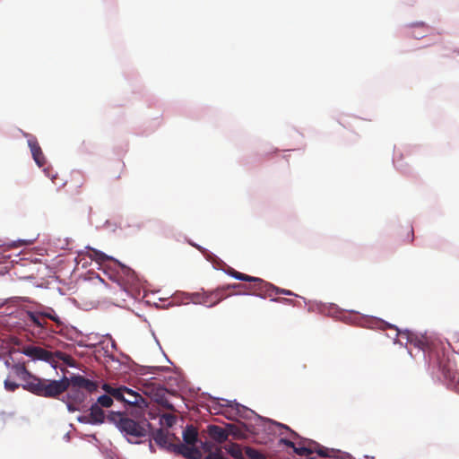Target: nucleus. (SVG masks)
Masks as SVG:
<instances>
[{
    "label": "nucleus",
    "instance_id": "obj_1",
    "mask_svg": "<svg viewBox=\"0 0 459 459\" xmlns=\"http://www.w3.org/2000/svg\"><path fill=\"white\" fill-rule=\"evenodd\" d=\"M373 325L371 327H377L381 330L387 328L394 330V342L400 345H407L408 343L413 345L415 348L421 351L424 358L427 354L429 360H432L430 352L429 351V345L424 339H420L414 336L409 330L402 332L395 325L387 323L380 318L373 319ZM433 368L437 369V377L438 380L443 381L447 386L456 387L459 386V371L456 368V363L450 358L443 355L433 359Z\"/></svg>",
    "mask_w": 459,
    "mask_h": 459
},
{
    "label": "nucleus",
    "instance_id": "obj_2",
    "mask_svg": "<svg viewBox=\"0 0 459 459\" xmlns=\"http://www.w3.org/2000/svg\"><path fill=\"white\" fill-rule=\"evenodd\" d=\"M147 411H129L121 412L111 411L107 416L123 437L131 444H140L143 438H150L152 424L146 418Z\"/></svg>",
    "mask_w": 459,
    "mask_h": 459
},
{
    "label": "nucleus",
    "instance_id": "obj_3",
    "mask_svg": "<svg viewBox=\"0 0 459 459\" xmlns=\"http://www.w3.org/2000/svg\"><path fill=\"white\" fill-rule=\"evenodd\" d=\"M216 403H219V401H222L225 403H220V406L226 407L228 409H230L232 412H234L237 416L248 420H254L255 424H253L256 429H259V427H263L266 429V426L268 425L267 430L272 432L273 429H272V426H275L279 429H283L285 430H289L291 435L295 437H299L294 430H292L289 426L277 422L275 420H273L268 418L262 417L255 413L253 410L240 404L236 400H227V399H221V398H213Z\"/></svg>",
    "mask_w": 459,
    "mask_h": 459
},
{
    "label": "nucleus",
    "instance_id": "obj_4",
    "mask_svg": "<svg viewBox=\"0 0 459 459\" xmlns=\"http://www.w3.org/2000/svg\"><path fill=\"white\" fill-rule=\"evenodd\" d=\"M68 377L64 376L59 380L43 379L38 377L22 385L23 389L48 398H55L68 389Z\"/></svg>",
    "mask_w": 459,
    "mask_h": 459
},
{
    "label": "nucleus",
    "instance_id": "obj_5",
    "mask_svg": "<svg viewBox=\"0 0 459 459\" xmlns=\"http://www.w3.org/2000/svg\"><path fill=\"white\" fill-rule=\"evenodd\" d=\"M24 312L33 325L40 329L46 328V323L39 319L40 316L53 321L58 326L64 324L53 307L40 303H35L33 308L26 309Z\"/></svg>",
    "mask_w": 459,
    "mask_h": 459
},
{
    "label": "nucleus",
    "instance_id": "obj_6",
    "mask_svg": "<svg viewBox=\"0 0 459 459\" xmlns=\"http://www.w3.org/2000/svg\"><path fill=\"white\" fill-rule=\"evenodd\" d=\"M280 444H283L288 447H290L293 449V452L297 454L298 455L301 456H307L312 455L313 453H316L321 457H326L331 456L330 452H334L333 448H328L325 446H321L316 441L308 440L309 446H296L294 442L285 438L281 437L279 440Z\"/></svg>",
    "mask_w": 459,
    "mask_h": 459
},
{
    "label": "nucleus",
    "instance_id": "obj_7",
    "mask_svg": "<svg viewBox=\"0 0 459 459\" xmlns=\"http://www.w3.org/2000/svg\"><path fill=\"white\" fill-rule=\"evenodd\" d=\"M149 402L143 395L127 387L126 391L125 408L126 412L135 410L136 411H148Z\"/></svg>",
    "mask_w": 459,
    "mask_h": 459
},
{
    "label": "nucleus",
    "instance_id": "obj_8",
    "mask_svg": "<svg viewBox=\"0 0 459 459\" xmlns=\"http://www.w3.org/2000/svg\"><path fill=\"white\" fill-rule=\"evenodd\" d=\"M21 353L32 359L33 360L48 362L53 368H56L57 367L56 361L53 359V353L41 347L27 345L23 347V349L21 351Z\"/></svg>",
    "mask_w": 459,
    "mask_h": 459
},
{
    "label": "nucleus",
    "instance_id": "obj_9",
    "mask_svg": "<svg viewBox=\"0 0 459 459\" xmlns=\"http://www.w3.org/2000/svg\"><path fill=\"white\" fill-rule=\"evenodd\" d=\"M86 248L89 249L92 253L90 255L91 259L97 261L100 264H103L108 261H111V262L115 263L118 267H120L121 272L125 276L128 277L131 280L134 279V274H135L134 271L132 270L130 267L126 266V264H122L117 259H116L110 255H108L104 252L95 249L93 247H86Z\"/></svg>",
    "mask_w": 459,
    "mask_h": 459
},
{
    "label": "nucleus",
    "instance_id": "obj_10",
    "mask_svg": "<svg viewBox=\"0 0 459 459\" xmlns=\"http://www.w3.org/2000/svg\"><path fill=\"white\" fill-rule=\"evenodd\" d=\"M227 437L232 436L234 438H245L247 434H256L259 429L253 423H227L225 424Z\"/></svg>",
    "mask_w": 459,
    "mask_h": 459
},
{
    "label": "nucleus",
    "instance_id": "obj_11",
    "mask_svg": "<svg viewBox=\"0 0 459 459\" xmlns=\"http://www.w3.org/2000/svg\"><path fill=\"white\" fill-rule=\"evenodd\" d=\"M167 393L175 394L177 393L176 390H169L163 385L153 386L149 393L145 392V394H148L155 403L160 404L161 407L167 410H173V404L168 400Z\"/></svg>",
    "mask_w": 459,
    "mask_h": 459
},
{
    "label": "nucleus",
    "instance_id": "obj_12",
    "mask_svg": "<svg viewBox=\"0 0 459 459\" xmlns=\"http://www.w3.org/2000/svg\"><path fill=\"white\" fill-rule=\"evenodd\" d=\"M258 290L260 291L258 293L245 292L243 294L244 295H254V296L259 297L261 299H265L266 297L273 298V296L276 295V294H283V295H287V296L294 295V293L289 290L281 289V288L276 287L273 284L266 282L264 281V282H262V286L258 287Z\"/></svg>",
    "mask_w": 459,
    "mask_h": 459
},
{
    "label": "nucleus",
    "instance_id": "obj_13",
    "mask_svg": "<svg viewBox=\"0 0 459 459\" xmlns=\"http://www.w3.org/2000/svg\"><path fill=\"white\" fill-rule=\"evenodd\" d=\"M67 381L68 387L71 385L73 387H76L78 389L83 388L90 394L96 392L99 387L96 381L85 378L79 374H73L70 377H68Z\"/></svg>",
    "mask_w": 459,
    "mask_h": 459
},
{
    "label": "nucleus",
    "instance_id": "obj_14",
    "mask_svg": "<svg viewBox=\"0 0 459 459\" xmlns=\"http://www.w3.org/2000/svg\"><path fill=\"white\" fill-rule=\"evenodd\" d=\"M151 437H152L153 441L159 446L160 448L169 451L173 452L177 444L172 443L169 439L168 433H166L162 429H158L154 431H152V429H151Z\"/></svg>",
    "mask_w": 459,
    "mask_h": 459
},
{
    "label": "nucleus",
    "instance_id": "obj_15",
    "mask_svg": "<svg viewBox=\"0 0 459 459\" xmlns=\"http://www.w3.org/2000/svg\"><path fill=\"white\" fill-rule=\"evenodd\" d=\"M24 135L28 138V146L30 150L35 163L39 168L43 167V165L45 164V157L36 137L30 134H24Z\"/></svg>",
    "mask_w": 459,
    "mask_h": 459
},
{
    "label": "nucleus",
    "instance_id": "obj_16",
    "mask_svg": "<svg viewBox=\"0 0 459 459\" xmlns=\"http://www.w3.org/2000/svg\"><path fill=\"white\" fill-rule=\"evenodd\" d=\"M173 453L176 455H180L186 459H201L202 453L196 447V446H190L186 444L178 443L176 446Z\"/></svg>",
    "mask_w": 459,
    "mask_h": 459
},
{
    "label": "nucleus",
    "instance_id": "obj_17",
    "mask_svg": "<svg viewBox=\"0 0 459 459\" xmlns=\"http://www.w3.org/2000/svg\"><path fill=\"white\" fill-rule=\"evenodd\" d=\"M338 309L337 305L333 303H323L321 301H315L308 307V311L310 312H318L320 314H326L329 316L336 313Z\"/></svg>",
    "mask_w": 459,
    "mask_h": 459
},
{
    "label": "nucleus",
    "instance_id": "obj_18",
    "mask_svg": "<svg viewBox=\"0 0 459 459\" xmlns=\"http://www.w3.org/2000/svg\"><path fill=\"white\" fill-rule=\"evenodd\" d=\"M209 437L217 443H223L228 439L227 430L217 425H209L207 429Z\"/></svg>",
    "mask_w": 459,
    "mask_h": 459
},
{
    "label": "nucleus",
    "instance_id": "obj_19",
    "mask_svg": "<svg viewBox=\"0 0 459 459\" xmlns=\"http://www.w3.org/2000/svg\"><path fill=\"white\" fill-rule=\"evenodd\" d=\"M89 416L91 421V425H100L104 423L106 419L104 411L96 403L91 405Z\"/></svg>",
    "mask_w": 459,
    "mask_h": 459
},
{
    "label": "nucleus",
    "instance_id": "obj_20",
    "mask_svg": "<svg viewBox=\"0 0 459 459\" xmlns=\"http://www.w3.org/2000/svg\"><path fill=\"white\" fill-rule=\"evenodd\" d=\"M183 443L190 446H196L198 442V432L193 425H187L183 430Z\"/></svg>",
    "mask_w": 459,
    "mask_h": 459
},
{
    "label": "nucleus",
    "instance_id": "obj_21",
    "mask_svg": "<svg viewBox=\"0 0 459 459\" xmlns=\"http://www.w3.org/2000/svg\"><path fill=\"white\" fill-rule=\"evenodd\" d=\"M225 273L236 280L249 282H257L259 283V286H262V282H264V281L261 278L249 276L247 274L237 272L232 268H229V270L225 271Z\"/></svg>",
    "mask_w": 459,
    "mask_h": 459
},
{
    "label": "nucleus",
    "instance_id": "obj_22",
    "mask_svg": "<svg viewBox=\"0 0 459 459\" xmlns=\"http://www.w3.org/2000/svg\"><path fill=\"white\" fill-rule=\"evenodd\" d=\"M12 372L18 377L19 378L22 380H26L27 378H31L33 380V377H36L35 376H32L26 367L23 364H13L11 367Z\"/></svg>",
    "mask_w": 459,
    "mask_h": 459
},
{
    "label": "nucleus",
    "instance_id": "obj_23",
    "mask_svg": "<svg viewBox=\"0 0 459 459\" xmlns=\"http://www.w3.org/2000/svg\"><path fill=\"white\" fill-rule=\"evenodd\" d=\"M65 397H66L67 400H71L76 403H82L85 401L86 394L80 389L72 386Z\"/></svg>",
    "mask_w": 459,
    "mask_h": 459
},
{
    "label": "nucleus",
    "instance_id": "obj_24",
    "mask_svg": "<svg viewBox=\"0 0 459 459\" xmlns=\"http://www.w3.org/2000/svg\"><path fill=\"white\" fill-rule=\"evenodd\" d=\"M54 357L62 360L64 362V364L69 368H78L76 361L68 354H65L62 351H57L55 353H53V358Z\"/></svg>",
    "mask_w": 459,
    "mask_h": 459
},
{
    "label": "nucleus",
    "instance_id": "obj_25",
    "mask_svg": "<svg viewBox=\"0 0 459 459\" xmlns=\"http://www.w3.org/2000/svg\"><path fill=\"white\" fill-rule=\"evenodd\" d=\"M411 26L416 29L411 33L412 37H414L415 39L423 38L428 31V28L426 27L425 23L422 22L411 23Z\"/></svg>",
    "mask_w": 459,
    "mask_h": 459
},
{
    "label": "nucleus",
    "instance_id": "obj_26",
    "mask_svg": "<svg viewBox=\"0 0 459 459\" xmlns=\"http://www.w3.org/2000/svg\"><path fill=\"white\" fill-rule=\"evenodd\" d=\"M126 390H127V386L119 385L117 387H115L114 390H112V394L110 395L112 396L113 399L122 402L125 404Z\"/></svg>",
    "mask_w": 459,
    "mask_h": 459
},
{
    "label": "nucleus",
    "instance_id": "obj_27",
    "mask_svg": "<svg viewBox=\"0 0 459 459\" xmlns=\"http://www.w3.org/2000/svg\"><path fill=\"white\" fill-rule=\"evenodd\" d=\"M96 403L101 408H109L113 404V398L110 394H102L98 397Z\"/></svg>",
    "mask_w": 459,
    "mask_h": 459
},
{
    "label": "nucleus",
    "instance_id": "obj_28",
    "mask_svg": "<svg viewBox=\"0 0 459 459\" xmlns=\"http://www.w3.org/2000/svg\"><path fill=\"white\" fill-rule=\"evenodd\" d=\"M246 455L249 459H266L261 452L251 447L246 449Z\"/></svg>",
    "mask_w": 459,
    "mask_h": 459
},
{
    "label": "nucleus",
    "instance_id": "obj_29",
    "mask_svg": "<svg viewBox=\"0 0 459 459\" xmlns=\"http://www.w3.org/2000/svg\"><path fill=\"white\" fill-rule=\"evenodd\" d=\"M169 385H175L177 388L181 389L184 387V381L180 376L169 377Z\"/></svg>",
    "mask_w": 459,
    "mask_h": 459
},
{
    "label": "nucleus",
    "instance_id": "obj_30",
    "mask_svg": "<svg viewBox=\"0 0 459 459\" xmlns=\"http://www.w3.org/2000/svg\"><path fill=\"white\" fill-rule=\"evenodd\" d=\"M189 244L195 247H196L198 250H200L203 255L208 259L212 260L213 257H216L215 255L212 252H210L208 249L204 248V247L197 245L194 242L189 241Z\"/></svg>",
    "mask_w": 459,
    "mask_h": 459
},
{
    "label": "nucleus",
    "instance_id": "obj_31",
    "mask_svg": "<svg viewBox=\"0 0 459 459\" xmlns=\"http://www.w3.org/2000/svg\"><path fill=\"white\" fill-rule=\"evenodd\" d=\"M334 452H330L331 456L335 459H355L351 454L343 452L342 453L340 450L333 449Z\"/></svg>",
    "mask_w": 459,
    "mask_h": 459
},
{
    "label": "nucleus",
    "instance_id": "obj_32",
    "mask_svg": "<svg viewBox=\"0 0 459 459\" xmlns=\"http://www.w3.org/2000/svg\"><path fill=\"white\" fill-rule=\"evenodd\" d=\"M181 295L186 299H189V300H191L194 304H202V301L200 300L202 296L198 292L182 293Z\"/></svg>",
    "mask_w": 459,
    "mask_h": 459
},
{
    "label": "nucleus",
    "instance_id": "obj_33",
    "mask_svg": "<svg viewBox=\"0 0 459 459\" xmlns=\"http://www.w3.org/2000/svg\"><path fill=\"white\" fill-rule=\"evenodd\" d=\"M4 385L5 390H7L9 392H14L20 386L19 384H17L14 381H11L9 379L4 380Z\"/></svg>",
    "mask_w": 459,
    "mask_h": 459
},
{
    "label": "nucleus",
    "instance_id": "obj_34",
    "mask_svg": "<svg viewBox=\"0 0 459 459\" xmlns=\"http://www.w3.org/2000/svg\"><path fill=\"white\" fill-rule=\"evenodd\" d=\"M228 452L232 457L236 459H242V452L239 447L232 446L228 450Z\"/></svg>",
    "mask_w": 459,
    "mask_h": 459
},
{
    "label": "nucleus",
    "instance_id": "obj_35",
    "mask_svg": "<svg viewBox=\"0 0 459 459\" xmlns=\"http://www.w3.org/2000/svg\"><path fill=\"white\" fill-rule=\"evenodd\" d=\"M162 419L168 427H172L176 422V417L172 414H165L162 416Z\"/></svg>",
    "mask_w": 459,
    "mask_h": 459
},
{
    "label": "nucleus",
    "instance_id": "obj_36",
    "mask_svg": "<svg viewBox=\"0 0 459 459\" xmlns=\"http://www.w3.org/2000/svg\"><path fill=\"white\" fill-rule=\"evenodd\" d=\"M183 292H178L174 295L173 299H174V304L175 305H179L181 303H183L185 300H189V299H186L184 298L181 294Z\"/></svg>",
    "mask_w": 459,
    "mask_h": 459
},
{
    "label": "nucleus",
    "instance_id": "obj_37",
    "mask_svg": "<svg viewBox=\"0 0 459 459\" xmlns=\"http://www.w3.org/2000/svg\"><path fill=\"white\" fill-rule=\"evenodd\" d=\"M62 401L66 403V407L68 411L74 412L75 411H78V408L74 406L69 400H67L66 397L63 396Z\"/></svg>",
    "mask_w": 459,
    "mask_h": 459
},
{
    "label": "nucleus",
    "instance_id": "obj_38",
    "mask_svg": "<svg viewBox=\"0 0 459 459\" xmlns=\"http://www.w3.org/2000/svg\"><path fill=\"white\" fill-rule=\"evenodd\" d=\"M270 301L281 302V303H284V304H291L293 302L292 299H286V298H271Z\"/></svg>",
    "mask_w": 459,
    "mask_h": 459
},
{
    "label": "nucleus",
    "instance_id": "obj_39",
    "mask_svg": "<svg viewBox=\"0 0 459 459\" xmlns=\"http://www.w3.org/2000/svg\"><path fill=\"white\" fill-rule=\"evenodd\" d=\"M77 420L80 423L91 425V421L90 420V416L89 415H79L77 417Z\"/></svg>",
    "mask_w": 459,
    "mask_h": 459
},
{
    "label": "nucleus",
    "instance_id": "obj_40",
    "mask_svg": "<svg viewBox=\"0 0 459 459\" xmlns=\"http://www.w3.org/2000/svg\"><path fill=\"white\" fill-rule=\"evenodd\" d=\"M101 388L105 391V394H112V390L115 389V387H113L112 385H110L108 383H104L101 386Z\"/></svg>",
    "mask_w": 459,
    "mask_h": 459
},
{
    "label": "nucleus",
    "instance_id": "obj_41",
    "mask_svg": "<svg viewBox=\"0 0 459 459\" xmlns=\"http://www.w3.org/2000/svg\"><path fill=\"white\" fill-rule=\"evenodd\" d=\"M393 161L398 169L402 170L404 173L406 172L405 169H403L402 165L399 164V161L396 160V157L394 158Z\"/></svg>",
    "mask_w": 459,
    "mask_h": 459
},
{
    "label": "nucleus",
    "instance_id": "obj_42",
    "mask_svg": "<svg viewBox=\"0 0 459 459\" xmlns=\"http://www.w3.org/2000/svg\"><path fill=\"white\" fill-rule=\"evenodd\" d=\"M143 440H148V441H149V447H150V450H151L152 452H154V447H153V445H152V440H153V439H152V437H150V438H143Z\"/></svg>",
    "mask_w": 459,
    "mask_h": 459
},
{
    "label": "nucleus",
    "instance_id": "obj_43",
    "mask_svg": "<svg viewBox=\"0 0 459 459\" xmlns=\"http://www.w3.org/2000/svg\"><path fill=\"white\" fill-rule=\"evenodd\" d=\"M104 226H106V227H110V226H112V228H111V230H112V231H115L116 228H117V225H115V224H114V225H113V224H111V222H110L109 221H105Z\"/></svg>",
    "mask_w": 459,
    "mask_h": 459
},
{
    "label": "nucleus",
    "instance_id": "obj_44",
    "mask_svg": "<svg viewBox=\"0 0 459 459\" xmlns=\"http://www.w3.org/2000/svg\"><path fill=\"white\" fill-rule=\"evenodd\" d=\"M102 349L105 351V355L114 361L115 358H114V356L109 355L108 346L107 347H102Z\"/></svg>",
    "mask_w": 459,
    "mask_h": 459
},
{
    "label": "nucleus",
    "instance_id": "obj_45",
    "mask_svg": "<svg viewBox=\"0 0 459 459\" xmlns=\"http://www.w3.org/2000/svg\"><path fill=\"white\" fill-rule=\"evenodd\" d=\"M106 336H108L109 338H111V337H110V335H109L108 333H107V335H106ZM110 346H111V348H112V349H117V343H116V342H115L114 340H112V339H110Z\"/></svg>",
    "mask_w": 459,
    "mask_h": 459
},
{
    "label": "nucleus",
    "instance_id": "obj_46",
    "mask_svg": "<svg viewBox=\"0 0 459 459\" xmlns=\"http://www.w3.org/2000/svg\"><path fill=\"white\" fill-rule=\"evenodd\" d=\"M43 172L45 173V175H46L47 177H51L52 180L56 178V176H54V175H53V176H51V175L49 174V172H48V169H43Z\"/></svg>",
    "mask_w": 459,
    "mask_h": 459
},
{
    "label": "nucleus",
    "instance_id": "obj_47",
    "mask_svg": "<svg viewBox=\"0 0 459 459\" xmlns=\"http://www.w3.org/2000/svg\"><path fill=\"white\" fill-rule=\"evenodd\" d=\"M287 431H288L290 434H291L289 430H287ZM295 433H296L299 437H295V436H293V435H290V436H291L293 438H300V436H299L297 432H295ZM301 440H304V441H306V442H307V443H308V439H304V437H301Z\"/></svg>",
    "mask_w": 459,
    "mask_h": 459
},
{
    "label": "nucleus",
    "instance_id": "obj_48",
    "mask_svg": "<svg viewBox=\"0 0 459 459\" xmlns=\"http://www.w3.org/2000/svg\"><path fill=\"white\" fill-rule=\"evenodd\" d=\"M240 287V284H237V283H234V284H231V285H229L228 288H232V289H235V288H238Z\"/></svg>",
    "mask_w": 459,
    "mask_h": 459
},
{
    "label": "nucleus",
    "instance_id": "obj_49",
    "mask_svg": "<svg viewBox=\"0 0 459 459\" xmlns=\"http://www.w3.org/2000/svg\"><path fill=\"white\" fill-rule=\"evenodd\" d=\"M6 247L4 246L0 245V254H3L5 251Z\"/></svg>",
    "mask_w": 459,
    "mask_h": 459
},
{
    "label": "nucleus",
    "instance_id": "obj_50",
    "mask_svg": "<svg viewBox=\"0 0 459 459\" xmlns=\"http://www.w3.org/2000/svg\"><path fill=\"white\" fill-rule=\"evenodd\" d=\"M157 368H160L161 370H169V368L168 367H158Z\"/></svg>",
    "mask_w": 459,
    "mask_h": 459
},
{
    "label": "nucleus",
    "instance_id": "obj_51",
    "mask_svg": "<svg viewBox=\"0 0 459 459\" xmlns=\"http://www.w3.org/2000/svg\"><path fill=\"white\" fill-rule=\"evenodd\" d=\"M90 437H91L92 439H94V440L98 441V439H97V437H96V435H95V434H91V435H90Z\"/></svg>",
    "mask_w": 459,
    "mask_h": 459
},
{
    "label": "nucleus",
    "instance_id": "obj_52",
    "mask_svg": "<svg viewBox=\"0 0 459 459\" xmlns=\"http://www.w3.org/2000/svg\"><path fill=\"white\" fill-rule=\"evenodd\" d=\"M4 365H5L7 368L12 367V366H11V364H10L8 361H5V362H4Z\"/></svg>",
    "mask_w": 459,
    "mask_h": 459
},
{
    "label": "nucleus",
    "instance_id": "obj_53",
    "mask_svg": "<svg viewBox=\"0 0 459 459\" xmlns=\"http://www.w3.org/2000/svg\"><path fill=\"white\" fill-rule=\"evenodd\" d=\"M9 247H16L15 242H14V241H13V242L9 245Z\"/></svg>",
    "mask_w": 459,
    "mask_h": 459
},
{
    "label": "nucleus",
    "instance_id": "obj_54",
    "mask_svg": "<svg viewBox=\"0 0 459 459\" xmlns=\"http://www.w3.org/2000/svg\"><path fill=\"white\" fill-rule=\"evenodd\" d=\"M65 438H66L67 440H69V438H70V437H69V433L65 434Z\"/></svg>",
    "mask_w": 459,
    "mask_h": 459
},
{
    "label": "nucleus",
    "instance_id": "obj_55",
    "mask_svg": "<svg viewBox=\"0 0 459 459\" xmlns=\"http://www.w3.org/2000/svg\"><path fill=\"white\" fill-rule=\"evenodd\" d=\"M217 302L213 303V304H211V305H208L207 307H213L214 305H216Z\"/></svg>",
    "mask_w": 459,
    "mask_h": 459
},
{
    "label": "nucleus",
    "instance_id": "obj_56",
    "mask_svg": "<svg viewBox=\"0 0 459 459\" xmlns=\"http://www.w3.org/2000/svg\"><path fill=\"white\" fill-rule=\"evenodd\" d=\"M307 459H316V457L307 455Z\"/></svg>",
    "mask_w": 459,
    "mask_h": 459
},
{
    "label": "nucleus",
    "instance_id": "obj_57",
    "mask_svg": "<svg viewBox=\"0 0 459 459\" xmlns=\"http://www.w3.org/2000/svg\"><path fill=\"white\" fill-rule=\"evenodd\" d=\"M226 418L229 419V420H232L233 419L231 416H229V415H227Z\"/></svg>",
    "mask_w": 459,
    "mask_h": 459
},
{
    "label": "nucleus",
    "instance_id": "obj_58",
    "mask_svg": "<svg viewBox=\"0 0 459 459\" xmlns=\"http://www.w3.org/2000/svg\"><path fill=\"white\" fill-rule=\"evenodd\" d=\"M18 242H19V243H23V242H24V240H22V239H19V240H18Z\"/></svg>",
    "mask_w": 459,
    "mask_h": 459
},
{
    "label": "nucleus",
    "instance_id": "obj_59",
    "mask_svg": "<svg viewBox=\"0 0 459 459\" xmlns=\"http://www.w3.org/2000/svg\"><path fill=\"white\" fill-rule=\"evenodd\" d=\"M365 458L370 459L371 457L369 455H365Z\"/></svg>",
    "mask_w": 459,
    "mask_h": 459
},
{
    "label": "nucleus",
    "instance_id": "obj_60",
    "mask_svg": "<svg viewBox=\"0 0 459 459\" xmlns=\"http://www.w3.org/2000/svg\"><path fill=\"white\" fill-rule=\"evenodd\" d=\"M166 359H167V361H169V363H171V362H170V360H169V359L167 356H166Z\"/></svg>",
    "mask_w": 459,
    "mask_h": 459
},
{
    "label": "nucleus",
    "instance_id": "obj_61",
    "mask_svg": "<svg viewBox=\"0 0 459 459\" xmlns=\"http://www.w3.org/2000/svg\"><path fill=\"white\" fill-rule=\"evenodd\" d=\"M458 53H459V51H458Z\"/></svg>",
    "mask_w": 459,
    "mask_h": 459
}]
</instances>
